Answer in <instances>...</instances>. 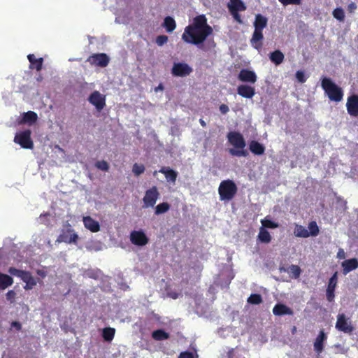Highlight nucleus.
I'll return each instance as SVG.
<instances>
[{
  "label": "nucleus",
  "instance_id": "f257e3e1",
  "mask_svg": "<svg viewBox=\"0 0 358 358\" xmlns=\"http://www.w3.org/2000/svg\"><path fill=\"white\" fill-rule=\"evenodd\" d=\"M213 29L207 22L205 15L194 17L192 23L187 25L182 34V40L188 44L199 45L209 36L212 35Z\"/></svg>",
  "mask_w": 358,
  "mask_h": 358
},
{
  "label": "nucleus",
  "instance_id": "f03ea898",
  "mask_svg": "<svg viewBox=\"0 0 358 358\" xmlns=\"http://www.w3.org/2000/svg\"><path fill=\"white\" fill-rule=\"evenodd\" d=\"M229 142L236 149H230L229 153L232 156L246 157L248 155L247 150H243L245 147V141L241 134L237 131H230L227 134Z\"/></svg>",
  "mask_w": 358,
  "mask_h": 358
},
{
  "label": "nucleus",
  "instance_id": "7ed1b4c3",
  "mask_svg": "<svg viewBox=\"0 0 358 358\" xmlns=\"http://www.w3.org/2000/svg\"><path fill=\"white\" fill-rule=\"evenodd\" d=\"M321 86L331 101L339 102L342 100L343 92L341 88L336 85L329 78H322Z\"/></svg>",
  "mask_w": 358,
  "mask_h": 358
},
{
  "label": "nucleus",
  "instance_id": "20e7f679",
  "mask_svg": "<svg viewBox=\"0 0 358 358\" xmlns=\"http://www.w3.org/2000/svg\"><path fill=\"white\" fill-rule=\"evenodd\" d=\"M238 191L236 183L230 180H222L218 187V194L221 201H230L231 200Z\"/></svg>",
  "mask_w": 358,
  "mask_h": 358
},
{
  "label": "nucleus",
  "instance_id": "39448f33",
  "mask_svg": "<svg viewBox=\"0 0 358 358\" xmlns=\"http://www.w3.org/2000/svg\"><path fill=\"white\" fill-rule=\"evenodd\" d=\"M335 327L338 331L350 335L355 331L350 319L347 317L344 313H339L337 315Z\"/></svg>",
  "mask_w": 358,
  "mask_h": 358
},
{
  "label": "nucleus",
  "instance_id": "423d86ee",
  "mask_svg": "<svg viewBox=\"0 0 358 358\" xmlns=\"http://www.w3.org/2000/svg\"><path fill=\"white\" fill-rule=\"evenodd\" d=\"M14 142L25 149L33 148L34 143L31 138V131L27 129L16 134L14 138Z\"/></svg>",
  "mask_w": 358,
  "mask_h": 358
},
{
  "label": "nucleus",
  "instance_id": "0eeeda50",
  "mask_svg": "<svg viewBox=\"0 0 358 358\" xmlns=\"http://www.w3.org/2000/svg\"><path fill=\"white\" fill-rule=\"evenodd\" d=\"M193 71L192 68L185 62H176L171 69V74L176 77H187Z\"/></svg>",
  "mask_w": 358,
  "mask_h": 358
},
{
  "label": "nucleus",
  "instance_id": "6e6552de",
  "mask_svg": "<svg viewBox=\"0 0 358 358\" xmlns=\"http://www.w3.org/2000/svg\"><path fill=\"white\" fill-rule=\"evenodd\" d=\"M159 193L156 186H153L146 190L143 199V208L153 207L159 199Z\"/></svg>",
  "mask_w": 358,
  "mask_h": 358
},
{
  "label": "nucleus",
  "instance_id": "1a4fd4ad",
  "mask_svg": "<svg viewBox=\"0 0 358 358\" xmlns=\"http://www.w3.org/2000/svg\"><path fill=\"white\" fill-rule=\"evenodd\" d=\"M87 62L91 65L103 68L108 66L110 59L106 53H95L90 55Z\"/></svg>",
  "mask_w": 358,
  "mask_h": 358
},
{
  "label": "nucleus",
  "instance_id": "9d476101",
  "mask_svg": "<svg viewBox=\"0 0 358 358\" xmlns=\"http://www.w3.org/2000/svg\"><path fill=\"white\" fill-rule=\"evenodd\" d=\"M89 102L94 105L97 110H101L106 106V99L99 92H93L88 98Z\"/></svg>",
  "mask_w": 358,
  "mask_h": 358
},
{
  "label": "nucleus",
  "instance_id": "9b49d317",
  "mask_svg": "<svg viewBox=\"0 0 358 358\" xmlns=\"http://www.w3.org/2000/svg\"><path fill=\"white\" fill-rule=\"evenodd\" d=\"M78 240V234L74 233L73 229L69 228L57 237L56 242L77 244Z\"/></svg>",
  "mask_w": 358,
  "mask_h": 358
},
{
  "label": "nucleus",
  "instance_id": "f8f14e48",
  "mask_svg": "<svg viewBox=\"0 0 358 358\" xmlns=\"http://www.w3.org/2000/svg\"><path fill=\"white\" fill-rule=\"evenodd\" d=\"M346 108L350 116L358 117V94H352L348 97Z\"/></svg>",
  "mask_w": 358,
  "mask_h": 358
},
{
  "label": "nucleus",
  "instance_id": "ddd939ff",
  "mask_svg": "<svg viewBox=\"0 0 358 358\" xmlns=\"http://www.w3.org/2000/svg\"><path fill=\"white\" fill-rule=\"evenodd\" d=\"M238 79L243 83L255 84L257 80V76L255 71L243 69L238 75Z\"/></svg>",
  "mask_w": 358,
  "mask_h": 358
},
{
  "label": "nucleus",
  "instance_id": "4468645a",
  "mask_svg": "<svg viewBox=\"0 0 358 358\" xmlns=\"http://www.w3.org/2000/svg\"><path fill=\"white\" fill-rule=\"evenodd\" d=\"M131 242L138 246L145 245L149 239L143 231H133L130 234Z\"/></svg>",
  "mask_w": 358,
  "mask_h": 358
},
{
  "label": "nucleus",
  "instance_id": "2eb2a0df",
  "mask_svg": "<svg viewBox=\"0 0 358 358\" xmlns=\"http://www.w3.org/2000/svg\"><path fill=\"white\" fill-rule=\"evenodd\" d=\"M237 93L245 99H252L255 94V87L249 85L243 84L237 87Z\"/></svg>",
  "mask_w": 358,
  "mask_h": 358
},
{
  "label": "nucleus",
  "instance_id": "dca6fc26",
  "mask_svg": "<svg viewBox=\"0 0 358 358\" xmlns=\"http://www.w3.org/2000/svg\"><path fill=\"white\" fill-rule=\"evenodd\" d=\"M327 336L324 330H320L314 342V350L320 355L324 350V343L327 341Z\"/></svg>",
  "mask_w": 358,
  "mask_h": 358
},
{
  "label": "nucleus",
  "instance_id": "f3484780",
  "mask_svg": "<svg viewBox=\"0 0 358 358\" xmlns=\"http://www.w3.org/2000/svg\"><path fill=\"white\" fill-rule=\"evenodd\" d=\"M262 29H256L253 32L252 36L250 39V43L253 48L257 50H260L262 48V41L264 35Z\"/></svg>",
  "mask_w": 358,
  "mask_h": 358
},
{
  "label": "nucleus",
  "instance_id": "a211bd4d",
  "mask_svg": "<svg viewBox=\"0 0 358 358\" xmlns=\"http://www.w3.org/2000/svg\"><path fill=\"white\" fill-rule=\"evenodd\" d=\"M83 224L85 228L89 229L92 232H98L100 230V224L99 222L94 220L90 216L83 217Z\"/></svg>",
  "mask_w": 358,
  "mask_h": 358
},
{
  "label": "nucleus",
  "instance_id": "6ab92c4d",
  "mask_svg": "<svg viewBox=\"0 0 358 358\" xmlns=\"http://www.w3.org/2000/svg\"><path fill=\"white\" fill-rule=\"evenodd\" d=\"M341 266L343 274L346 275L358 268V259L357 258L346 259L342 262Z\"/></svg>",
  "mask_w": 358,
  "mask_h": 358
},
{
  "label": "nucleus",
  "instance_id": "aec40b11",
  "mask_svg": "<svg viewBox=\"0 0 358 358\" xmlns=\"http://www.w3.org/2000/svg\"><path fill=\"white\" fill-rule=\"evenodd\" d=\"M273 313L276 316L282 315H292L294 314L293 310L283 303H277L273 308Z\"/></svg>",
  "mask_w": 358,
  "mask_h": 358
},
{
  "label": "nucleus",
  "instance_id": "412c9836",
  "mask_svg": "<svg viewBox=\"0 0 358 358\" xmlns=\"http://www.w3.org/2000/svg\"><path fill=\"white\" fill-rule=\"evenodd\" d=\"M27 59L30 63V64H29L30 69H36L38 71H39L42 69L43 63V59L42 57L37 59V58H36V57L34 54H29L27 56Z\"/></svg>",
  "mask_w": 358,
  "mask_h": 358
},
{
  "label": "nucleus",
  "instance_id": "4be33fe9",
  "mask_svg": "<svg viewBox=\"0 0 358 358\" xmlns=\"http://www.w3.org/2000/svg\"><path fill=\"white\" fill-rule=\"evenodd\" d=\"M159 171L164 175L168 182H176L178 176V173L176 171L169 167L163 166Z\"/></svg>",
  "mask_w": 358,
  "mask_h": 358
},
{
  "label": "nucleus",
  "instance_id": "5701e85b",
  "mask_svg": "<svg viewBox=\"0 0 358 358\" xmlns=\"http://www.w3.org/2000/svg\"><path fill=\"white\" fill-rule=\"evenodd\" d=\"M228 8L230 12H240L245 10L247 8L241 0H230Z\"/></svg>",
  "mask_w": 358,
  "mask_h": 358
},
{
  "label": "nucleus",
  "instance_id": "b1692460",
  "mask_svg": "<svg viewBox=\"0 0 358 358\" xmlns=\"http://www.w3.org/2000/svg\"><path fill=\"white\" fill-rule=\"evenodd\" d=\"M269 59L275 66L281 64L285 59L284 54L279 50L270 52Z\"/></svg>",
  "mask_w": 358,
  "mask_h": 358
},
{
  "label": "nucleus",
  "instance_id": "393cba45",
  "mask_svg": "<svg viewBox=\"0 0 358 358\" xmlns=\"http://www.w3.org/2000/svg\"><path fill=\"white\" fill-rule=\"evenodd\" d=\"M249 149L255 155H262L265 152V147L256 141H252L249 144Z\"/></svg>",
  "mask_w": 358,
  "mask_h": 358
},
{
  "label": "nucleus",
  "instance_id": "a878e982",
  "mask_svg": "<svg viewBox=\"0 0 358 358\" xmlns=\"http://www.w3.org/2000/svg\"><path fill=\"white\" fill-rule=\"evenodd\" d=\"M267 23L268 19L265 16L261 14H257L255 15L254 22L255 29L263 30L267 26Z\"/></svg>",
  "mask_w": 358,
  "mask_h": 358
},
{
  "label": "nucleus",
  "instance_id": "bb28decb",
  "mask_svg": "<svg viewBox=\"0 0 358 358\" xmlns=\"http://www.w3.org/2000/svg\"><path fill=\"white\" fill-rule=\"evenodd\" d=\"M13 283V279L10 275L0 273V290H3Z\"/></svg>",
  "mask_w": 358,
  "mask_h": 358
},
{
  "label": "nucleus",
  "instance_id": "cd10ccee",
  "mask_svg": "<svg viewBox=\"0 0 358 358\" xmlns=\"http://www.w3.org/2000/svg\"><path fill=\"white\" fill-rule=\"evenodd\" d=\"M257 240L262 243H269L271 241V236L266 229L260 227Z\"/></svg>",
  "mask_w": 358,
  "mask_h": 358
},
{
  "label": "nucleus",
  "instance_id": "c85d7f7f",
  "mask_svg": "<svg viewBox=\"0 0 358 358\" xmlns=\"http://www.w3.org/2000/svg\"><path fill=\"white\" fill-rule=\"evenodd\" d=\"M23 282H25V286L24 287V289L29 290L33 289V287L36 285V279L32 276L31 273L28 271L27 273V275H24V278H22V280Z\"/></svg>",
  "mask_w": 358,
  "mask_h": 358
},
{
  "label": "nucleus",
  "instance_id": "c756f323",
  "mask_svg": "<svg viewBox=\"0 0 358 358\" xmlns=\"http://www.w3.org/2000/svg\"><path fill=\"white\" fill-rule=\"evenodd\" d=\"M294 234L295 236L299 238H308L309 237V232L307 229L300 224H296Z\"/></svg>",
  "mask_w": 358,
  "mask_h": 358
},
{
  "label": "nucleus",
  "instance_id": "7c9ffc66",
  "mask_svg": "<svg viewBox=\"0 0 358 358\" xmlns=\"http://www.w3.org/2000/svg\"><path fill=\"white\" fill-rule=\"evenodd\" d=\"M152 337L155 341H163L169 338V334L163 329H157L152 333Z\"/></svg>",
  "mask_w": 358,
  "mask_h": 358
},
{
  "label": "nucleus",
  "instance_id": "2f4dec72",
  "mask_svg": "<svg viewBox=\"0 0 358 358\" xmlns=\"http://www.w3.org/2000/svg\"><path fill=\"white\" fill-rule=\"evenodd\" d=\"M163 26L168 32H172L176 27V23L173 17L168 16L164 18Z\"/></svg>",
  "mask_w": 358,
  "mask_h": 358
},
{
  "label": "nucleus",
  "instance_id": "473e14b6",
  "mask_svg": "<svg viewBox=\"0 0 358 358\" xmlns=\"http://www.w3.org/2000/svg\"><path fill=\"white\" fill-rule=\"evenodd\" d=\"M37 114L34 111H28L23 114L22 122L24 123L32 124L37 120Z\"/></svg>",
  "mask_w": 358,
  "mask_h": 358
},
{
  "label": "nucleus",
  "instance_id": "72a5a7b5",
  "mask_svg": "<svg viewBox=\"0 0 358 358\" xmlns=\"http://www.w3.org/2000/svg\"><path fill=\"white\" fill-rule=\"evenodd\" d=\"M115 334V329L112 327H106L103 329L102 336L106 341L110 342Z\"/></svg>",
  "mask_w": 358,
  "mask_h": 358
},
{
  "label": "nucleus",
  "instance_id": "f704fd0d",
  "mask_svg": "<svg viewBox=\"0 0 358 358\" xmlns=\"http://www.w3.org/2000/svg\"><path fill=\"white\" fill-rule=\"evenodd\" d=\"M287 272L292 278L297 279L301 275V270L299 266L292 264L289 266Z\"/></svg>",
  "mask_w": 358,
  "mask_h": 358
},
{
  "label": "nucleus",
  "instance_id": "c9c22d12",
  "mask_svg": "<svg viewBox=\"0 0 358 358\" xmlns=\"http://www.w3.org/2000/svg\"><path fill=\"white\" fill-rule=\"evenodd\" d=\"M261 223L262 225L261 227H264V229H276L279 227V224L278 222H275L274 221H272L271 220L268 219L267 217H265L264 219H262L261 220Z\"/></svg>",
  "mask_w": 358,
  "mask_h": 358
},
{
  "label": "nucleus",
  "instance_id": "e433bc0d",
  "mask_svg": "<svg viewBox=\"0 0 358 358\" xmlns=\"http://www.w3.org/2000/svg\"><path fill=\"white\" fill-rule=\"evenodd\" d=\"M248 303L252 305H259L262 303V297L259 294H252L247 300Z\"/></svg>",
  "mask_w": 358,
  "mask_h": 358
},
{
  "label": "nucleus",
  "instance_id": "4c0bfd02",
  "mask_svg": "<svg viewBox=\"0 0 358 358\" xmlns=\"http://www.w3.org/2000/svg\"><path fill=\"white\" fill-rule=\"evenodd\" d=\"M309 236H316L319 234L320 229L315 221H311L308 224Z\"/></svg>",
  "mask_w": 358,
  "mask_h": 358
},
{
  "label": "nucleus",
  "instance_id": "58836bf2",
  "mask_svg": "<svg viewBox=\"0 0 358 358\" xmlns=\"http://www.w3.org/2000/svg\"><path fill=\"white\" fill-rule=\"evenodd\" d=\"M8 271L10 275L17 276L20 278L21 280H22V278H24V275H26L27 273L28 272L27 271L17 269L15 267H10Z\"/></svg>",
  "mask_w": 358,
  "mask_h": 358
},
{
  "label": "nucleus",
  "instance_id": "ea45409f",
  "mask_svg": "<svg viewBox=\"0 0 358 358\" xmlns=\"http://www.w3.org/2000/svg\"><path fill=\"white\" fill-rule=\"evenodd\" d=\"M170 208V205L167 202H163L158 204L155 208V214L160 215L165 213Z\"/></svg>",
  "mask_w": 358,
  "mask_h": 358
},
{
  "label": "nucleus",
  "instance_id": "a19ab883",
  "mask_svg": "<svg viewBox=\"0 0 358 358\" xmlns=\"http://www.w3.org/2000/svg\"><path fill=\"white\" fill-rule=\"evenodd\" d=\"M337 282H338V273L335 272L332 275V276L330 278L327 289L335 290L336 285H337Z\"/></svg>",
  "mask_w": 358,
  "mask_h": 358
},
{
  "label": "nucleus",
  "instance_id": "79ce46f5",
  "mask_svg": "<svg viewBox=\"0 0 358 358\" xmlns=\"http://www.w3.org/2000/svg\"><path fill=\"white\" fill-rule=\"evenodd\" d=\"M333 16L339 21H343L345 19L344 10L341 8H336L333 11Z\"/></svg>",
  "mask_w": 358,
  "mask_h": 358
},
{
  "label": "nucleus",
  "instance_id": "37998d69",
  "mask_svg": "<svg viewBox=\"0 0 358 358\" xmlns=\"http://www.w3.org/2000/svg\"><path fill=\"white\" fill-rule=\"evenodd\" d=\"M132 171L136 176H139L145 171V166L143 164L135 163Z\"/></svg>",
  "mask_w": 358,
  "mask_h": 358
},
{
  "label": "nucleus",
  "instance_id": "c03bdc74",
  "mask_svg": "<svg viewBox=\"0 0 358 358\" xmlns=\"http://www.w3.org/2000/svg\"><path fill=\"white\" fill-rule=\"evenodd\" d=\"M95 166L97 169L104 171H107L109 169V165L108 162L104 160L96 162L95 164Z\"/></svg>",
  "mask_w": 358,
  "mask_h": 358
},
{
  "label": "nucleus",
  "instance_id": "a18cd8bd",
  "mask_svg": "<svg viewBox=\"0 0 358 358\" xmlns=\"http://www.w3.org/2000/svg\"><path fill=\"white\" fill-rule=\"evenodd\" d=\"M168 41V36L166 35H159L156 38V43L159 46H162Z\"/></svg>",
  "mask_w": 358,
  "mask_h": 358
},
{
  "label": "nucleus",
  "instance_id": "49530a36",
  "mask_svg": "<svg viewBox=\"0 0 358 358\" xmlns=\"http://www.w3.org/2000/svg\"><path fill=\"white\" fill-rule=\"evenodd\" d=\"M283 6L287 5H300L301 0H278Z\"/></svg>",
  "mask_w": 358,
  "mask_h": 358
},
{
  "label": "nucleus",
  "instance_id": "de8ad7c7",
  "mask_svg": "<svg viewBox=\"0 0 358 358\" xmlns=\"http://www.w3.org/2000/svg\"><path fill=\"white\" fill-rule=\"evenodd\" d=\"M295 76L299 83H304L306 81V77L305 76L303 71H297Z\"/></svg>",
  "mask_w": 358,
  "mask_h": 358
},
{
  "label": "nucleus",
  "instance_id": "09e8293b",
  "mask_svg": "<svg viewBox=\"0 0 358 358\" xmlns=\"http://www.w3.org/2000/svg\"><path fill=\"white\" fill-rule=\"evenodd\" d=\"M334 292H335V290L327 289L326 296H327V299L328 301L332 302L334 300V297H335Z\"/></svg>",
  "mask_w": 358,
  "mask_h": 358
},
{
  "label": "nucleus",
  "instance_id": "8fccbe9b",
  "mask_svg": "<svg viewBox=\"0 0 358 358\" xmlns=\"http://www.w3.org/2000/svg\"><path fill=\"white\" fill-rule=\"evenodd\" d=\"M178 358H194V354L189 351L182 352L180 354Z\"/></svg>",
  "mask_w": 358,
  "mask_h": 358
},
{
  "label": "nucleus",
  "instance_id": "3c124183",
  "mask_svg": "<svg viewBox=\"0 0 358 358\" xmlns=\"http://www.w3.org/2000/svg\"><path fill=\"white\" fill-rule=\"evenodd\" d=\"M6 296L7 300L12 301L15 298L16 293L13 290H9Z\"/></svg>",
  "mask_w": 358,
  "mask_h": 358
},
{
  "label": "nucleus",
  "instance_id": "603ef678",
  "mask_svg": "<svg viewBox=\"0 0 358 358\" xmlns=\"http://www.w3.org/2000/svg\"><path fill=\"white\" fill-rule=\"evenodd\" d=\"M220 111L222 114L225 115L229 111V108L227 105L226 104H221L220 106Z\"/></svg>",
  "mask_w": 358,
  "mask_h": 358
},
{
  "label": "nucleus",
  "instance_id": "864d4df0",
  "mask_svg": "<svg viewBox=\"0 0 358 358\" xmlns=\"http://www.w3.org/2000/svg\"><path fill=\"white\" fill-rule=\"evenodd\" d=\"M231 14L232 15L233 17L234 18V20L238 22V23H242V20H241V15H239L238 12H230Z\"/></svg>",
  "mask_w": 358,
  "mask_h": 358
},
{
  "label": "nucleus",
  "instance_id": "5fc2aeb1",
  "mask_svg": "<svg viewBox=\"0 0 358 358\" xmlns=\"http://www.w3.org/2000/svg\"><path fill=\"white\" fill-rule=\"evenodd\" d=\"M357 9V5L355 2H351L348 6V11L350 13H352L355 12V10Z\"/></svg>",
  "mask_w": 358,
  "mask_h": 358
},
{
  "label": "nucleus",
  "instance_id": "6e6d98bb",
  "mask_svg": "<svg viewBox=\"0 0 358 358\" xmlns=\"http://www.w3.org/2000/svg\"><path fill=\"white\" fill-rule=\"evenodd\" d=\"M11 327L16 329V330L20 331L22 329V325L20 322L17 321H14L11 322Z\"/></svg>",
  "mask_w": 358,
  "mask_h": 358
},
{
  "label": "nucleus",
  "instance_id": "4d7b16f0",
  "mask_svg": "<svg viewBox=\"0 0 358 358\" xmlns=\"http://www.w3.org/2000/svg\"><path fill=\"white\" fill-rule=\"evenodd\" d=\"M167 295H168V296H169L170 298H171L173 299H176L178 298L180 294L176 292L171 291V292H169L167 293Z\"/></svg>",
  "mask_w": 358,
  "mask_h": 358
},
{
  "label": "nucleus",
  "instance_id": "13d9d810",
  "mask_svg": "<svg viewBox=\"0 0 358 358\" xmlns=\"http://www.w3.org/2000/svg\"><path fill=\"white\" fill-rule=\"evenodd\" d=\"M345 257V252L343 249H339L337 253V257L339 259H344Z\"/></svg>",
  "mask_w": 358,
  "mask_h": 358
},
{
  "label": "nucleus",
  "instance_id": "bf43d9fd",
  "mask_svg": "<svg viewBox=\"0 0 358 358\" xmlns=\"http://www.w3.org/2000/svg\"><path fill=\"white\" fill-rule=\"evenodd\" d=\"M164 89V87L162 83L159 84L157 87L155 88V92H157L159 91H163Z\"/></svg>",
  "mask_w": 358,
  "mask_h": 358
},
{
  "label": "nucleus",
  "instance_id": "052dcab7",
  "mask_svg": "<svg viewBox=\"0 0 358 358\" xmlns=\"http://www.w3.org/2000/svg\"><path fill=\"white\" fill-rule=\"evenodd\" d=\"M208 43L210 45V47H211V48H215V45H216V44H215V43L213 39H212L211 41H208Z\"/></svg>",
  "mask_w": 358,
  "mask_h": 358
},
{
  "label": "nucleus",
  "instance_id": "680f3d73",
  "mask_svg": "<svg viewBox=\"0 0 358 358\" xmlns=\"http://www.w3.org/2000/svg\"><path fill=\"white\" fill-rule=\"evenodd\" d=\"M199 123L201 124V125L203 127H206V122L203 119H200L199 120Z\"/></svg>",
  "mask_w": 358,
  "mask_h": 358
},
{
  "label": "nucleus",
  "instance_id": "e2e57ef3",
  "mask_svg": "<svg viewBox=\"0 0 358 358\" xmlns=\"http://www.w3.org/2000/svg\"><path fill=\"white\" fill-rule=\"evenodd\" d=\"M37 273H38V275H40L43 276V277H44V276H45V273H44V272H43V271H40V270H38V271H37Z\"/></svg>",
  "mask_w": 358,
  "mask_h": 358
}]
</instances>
